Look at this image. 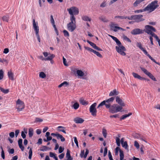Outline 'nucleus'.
<instances>
[{
    "label": "nucleus",
    "mask_w": 160,
    "mask_h": 160,
    "mask_svg": "<svg viewBox=\"0 0 160 160\" xmlns=\"http://www.w3.org/2000/svg\"><path fill=\"white\" fill-rule=\"evenodd\" d=\"M102 133L103 136L105 138H106L107 135V131L104 128H102Z\"/></svg>",
    "instance_id": "35"
},
{
    "label": "nucleus",
    "mask_w": 160,
    "mask_h": 160,
    "mask_svg": "<svg viewBox=\"0 0 160 160\" xmlns=\"http://www.w3.org/2000/svg\"><path fill=\"white\" fill-rule=\"evenodd\" d=\"M132 114V113H129L128 114L124 115H122V117H121L120 120H122L124 119L127 117H129Z\"/></svg>",
    "instance_id": "28"
},
{
    "label": "nucleus",
    "mask_w": 160,
    "mask_h": 160,
    "mask_svg": "<svg viewBox=\"0 0 160 160\" xmlns=\"http://www.w3.org/2000/svg\"><path fill=\"white\" fill-rule=\"evenodd\" d=\"M73 121L76 123L78 124L82 123L84 120L82 118L79 117H76L74 118Z\"/></svg>",
    "instance_id": "15"
},
{
    "label": "nucleus",
    "mask_w": 160,
    "mask_h": 160,
    "mask_svg": "<svg viewBox=\"0 0 160 160\" xmlns=\"http://www.w3.org/2000/svg\"><path fill=\"white\" fill-rule=\"evenodd\" d=\"M87 42L89 43L91 46L94 49H95L96 47V45L94 43L92 42L89 40H87Z\"/></svg>",
    "instance_id": "36"
},
{
    "label": "nucleus",
    "mask_w": 160,
    "mask_h": 160,
    "mask_svg": "<svg viewBox=\"0 0 160 160\" xmlns=\"http://www.w3.org/2000/svg\"><path fill=\"white\" fill-rule=\"evenodd\" d=\"M108 157L110 160H113L111 153L109 151H108Z\"/></svg>",
    "instance_id": "53"
},
{
    "label": "nucleus",
    "mask_w": 160,
    "mask_h": 160,
    "mask_svg": "<svg viewBox=\"0 0 160 160\" xmlns=\"http://www.w3.org/2000/svg\"><path fill=\"white\" fill-rule=\"evenodd\" d=\"M120 152V158L121 159H123L124 157V155L123 154V151L121 150H119Z\"/></svg>",
    "instance_id": "34"
},
{
    "label": "nucleus",
    "mask_w": 160,
    "mask_h": 160,
    "mask_svg": "<svg viewBox=\"0 0 160 160\" xmlns=\"http://www.w3.org/2000/svg\"><path fill=\"white\" fill-rule=\"evenodd\" d=\"M114 99L115 97H112L105 100L103 101L98 105L97 108H99L105 105L107 108H108L109 107L112 105L111 104L113 102Z\"/></svg>",
    "instance_id": "1"
},
{
    "label": "nucleus",
    "mask_w": 160,
    "mask_h": 160,
    "mask_svg": "<svg viewBox=\"0 0 160 160\" xmlns=\"http://www.w3.org/2000/svg\"><path fill=\"white\" fill-rule=\"evenodd\" d=\"M137 46L141 50L144 48L142 47V44L140 42H138L137 44Z\"/></svg>",
    "instance_id": "42"
},
{
    "label": "nucleus",
    "mask_w": 160,
    "mask_h": 160,
    "mask_svg": "<svg viewBox=\"0 0 160 160\" xmlns=\"http://www.w3.org/2000/svg\"><path fill=\"white\" fill-rule=\"evenodd\" d=\"M79 104L78 102H75L73 105V107L75 109H77L79 107Z\"/></svg>",
    "instance_id": "37"
},
{
    "label": "nucleus",
    "mask_w": 160,
    "mask_h": 160,
    "mask_svg": "<svg viewBox=\"0 0 160 160\" xmlns=\"http://www.w3.org/2000/svg\"><path fill=\"white\" fill-rule=\"evenodd\" d=\"M79 101L80 103L83 105H87L88 104V102L84 100L82 98H81L79 100Z\"/></svg>",
    "instance_id": "26"
},
{
    "label": "nucleus",
    "mask_w": 160,
    "mask_h": 160,
    "mask_svg": "<svg viewBox=\"0 0 160 160\" xmlns=\"http://www.w3.org/2000/svg\"><path fill=\"white\" fill-rule=\"evenodd\" d=\"M42 121H43L42 119L39 118H37L36 119L35 122H42Z\"/></svg>",
    "instance_id": "57"
},
{
    "label": "nucleus",
    "mask_w": 160,
    "mask_h": 160,
    "mask_svg": "<svg viewBox=\"0 0 160 160\" xmlns=\"http://www.w3.org/2000/svg\"><path fill=\"white\" fill-rule=\"evenodd\" d=\"M99 19L103 22H108V20H107L105 17L104 16H100L99 17Z\"/></svg>",
    "instance_id": "24"
},
{
    "label": "nucleus",
    "mask_w": 160,
    "mask_h": 160,
    "mask_svg": "<svg viewBox=\"0 0 160 160\" xmlns=\"http://www.w3.org/2000/svg\"><path fill=\"white\" fill-rule=\"evenodd\" d=\"M119 93V92L116 89H114L110 92L109 95V96H112L114 95L116 96L118 95Z\"/></svg>",
    "instance_id": "18"
},
{
    "label": "nucleus",
    "mask_w": 160,
    "mask_h": 160,
    "mask_svg": "<svg viewBox=\"0 0 160 160\" xmlns=\"http://www.w3.org/2000/svg\"><path fill=\"white\" fill-rule=\"evenodd\" d=\"M118 116H119V115L118 114H116L111 115L110 116V118H117V117H119Z\"/></svg>",
    "instance_id": "58"
},
{
    "label": "nucleus",
    "mask_w": 160,
    "mask_h": 160,
    "mask_svg": "<svg viewBox=\"0 0 160 160\" xmlns=\"http://www.w3.org/2000/svg\"><path fill=\"white\" fill-rule=\"evenodd\" d=\"M143 16L141 15H132V20H134L136 22H139L143 21L144 19L142 18Z\"/></svg>",
    "instance_id": "11"
},
{
    "label": "nucleus",
    "mask_w": 160,
    "mask_h": 160,
    "mask_svg": "<svg viewBox=\"0 0 160 160\" xmlns=\"http://www.w3.org/2000/svg\"><path fill=\"white\" fill-rule=\"evenodd\" d=\"M21 136L24 139L26 137L25 134L24 133L23 131H22L21 132Z\"/></svg>",
    "instance_id": "60"
},
{
    "label": "nucleus",
    "mask_w": 160,
    "mask_h": 160,
    "mask_svg": "<svg viewBox=\"0 0 160 160\" xmlns=\"http://www.w3.org/2000/svg\"><path fill=\"white\" fill-rule=\"evenodd\" d=\"M118 27L115 26V24L113 23H112L110 25L111 29L112 30L115 32H117L118 30Z\"/></svg>",
    "instance_id": "20"
},
{
    "label": "nucleus",
    "mask_w": 160,
    "mask_h": 160,
    "mask_svg": "<svg viewBox=\"0 0 160 160\" xmlns=\"http://www.w3.org/2000/svg\"><path fill=\"white\" fill-rule=\"evenodd\" d=\"M69 83L67 81H64L63 82L61 83V84L59 85L58 87L59 88H61L62 87L66 86L68 85V84Z\"/></svg>",
    "instance_id": "29"
},
{
    "label": "nucleus",
    "mask_w": 160,
    "mask_h": 160,
    "mask_svg": "<svg viewBox=\"0 0 160 160\" xmlns=\"http://www.w3.org/2000/svg\"><path fill=\"white\" fill-rule=\"evenodd\" d=\"M93 53L95 54L99 58H101L102 57V55L99 52H97L95 50Z\"/></svg>",
    "instance_id": "40"
},
{
    "label": "nucleus",
    "mask_w": 160,
    "mask_h": 160,
    "mask_svg": "<svg viewBox=\"0 0 160 160\" xmlns=\"http://www.w3.org/2000/svg\"><path fill=\"white\" fill-rule=\"evenodd\" d=\"M22 139H19L18 140V144L20 148L21 149V150L23 151L24 148L22 145Z\"/></svg>",
    "instance_id": "19"
},
{
    "label": "nucleus",
    "mask_w": 160,
    "mask_h": 160,
    "mask_svg": "<svg viewBox=\"0 0 160 160\" xmlns=\"http://www.w3.org/2000/svg\"><path fill=\"white\" fill-rule=\"evenodd\" d=\"M50 22L51 24L55 23V21L52 15L50 16Z\"/></svg>",
    "instance_id": "51"
},
{
    "label": "nucleus",
    "mask_w": 160,
    "mask_h": 160,
    "mask_svg": "<svg viewBox=\"0 0 160 160\" xmlns=\"http://www.w3.org/2000/svg\"><path fill=\"white\" fill-rule=\"evenodd\" d=\"M0 90L2 92L5 94L8 93L9 92V89H5L1 87H0Z\"/></svg>",
    "instance_id": "33"
},
{
    "label": "nucleus",
    "mask_w": 160,
    "mask_h": 160,
    "mask_svg": "<svg viewBox=\"0 0 160 160\" xmlns=\"http://www.w3.org/2000/svg\"><path fill=\"white\" fill-rule=\"evenodd\" d=\"M57 139H60L61 142H64L65 141V138L62 136V135L58 134L57 137Z\"/></svg>",
    "instance_id": "25"
},
{
    "label": "nucleus",
    "mask_w": 160,
    "mask_h": 160,
    "mask_svg": "<svg viewBox=\"0 0 160 160\" xmlns=\"http://www.w3.org/2000/svg\"><path fill=\"white\" fill-rule=\"evenodd\" d=\"M134 146H135L136 148H139V145L138 142L136 141H135L134 142Z\"/></svg>",
    "instance_id": "49"
},
{
    "label": "nucleus",
    "mask_w": 160,
    "mask_h": 160,
    "mask_svg": "<svg viewBox=\"0 0 160 160\" xmlns=\"http://www.w3.org/2000/svg\"><path fill=\"white\" fill-rule=\"evenodd\" d=\"M63 32L65 36L68 37L69 36V34L68 32L66 30H64Z\"/></svg>",
    "instance_id": "46"
},
{
    "label": "nucleus",
    "mask_w": 160,
    "mask_h": 160,
    "mask_svg": "<svg viewBox=\"0 0 160 160\" xmlns=\"http://www.w3.org/2000/svg\"><path fill=\"white\" fill-rule=\"evenodd\" d=\"M70 20L71 22L67 24V27L69 31L72 32L76 28V18H70Z\"/></svg>",
    "instance_id": "4"
},
{
    "label": "nucleus",
    "mask_w": 160,
    "mask_h": 160,
    "mask_svg": "<svg viewBox=\"0 0 160 160\" xmlns=\"http://www.w3.org/2000/svg\"><path fill=\"white\" fill-rule=\"evenodd\" d=\"M142 51L144 52V54L147 56L149 58V57H150L151 56L148 53L147 51L144 48L142 50Z\"/></svg>",
    "instance_id": "48"
},
{
    "label": "nucleus",
    "mask_w": 160,
    "mask_h": 160,
    "mask_svg": "<svg viewBox=\"0 0 160 160\" xmlns=\"http://www.w3.org/2000/svg\"><path fill=\"white\" fill-rule=\"evenodd\" d=\"M84 48L86 50H88V51H90L91 52H94L95 51L94 50L92 49L91 48H89V47H84Z\"/></svg>",
    "instance_id": "45"
},
{
    "label": "nucleus",
    "mask_w": 160,
    "mask_h": 160,
    "mask_svg": "<svg viewBox=\"0 0 160 160\" xmlns=\"http://www.w3.org/2000/svg\"><path fill=\"white\" fill-rule=\"evenodd\" d=\"M116 143L118 146H120V139L119 138H116Z\"/></svg>",
    "instance_id": "44"
},
{
    "label": "nucleus",
    "mask_w": 160,
    "mask_h": 160,
    "mask_svg": "<svg viewBox=\"0 0 160 160\" xmlns=\"http://www.w3.org/2000/svg\"><path fill=\"white\" fill-rule=\"evenodd\" d=\"M76 72L78 75L79 76H86L87 75V72H84L81 70H77Z\"/></svg>",
    "instance_id": "16"
},
{
    "label": "nucleus",
    "mask_w": 160,
    "mask_h": 160,
    "mask_svg": "<svg viewBox=\"0 0 160 160\" xmlns=\"http://www.w3.org/2000/svg\"><path fill=\"white\" fill-rule=\"evenodd\" d=\"M63 62L65 66H68V64L66 63V59L64 57H63Z\"/></svg>",
    "instance_id": "62"
},
{
    "label": "nucleus",
    "mask_w": 160,
    "mask_h": 160,
    "mask_svg": "<svg viewBox=\"0 0 160 160\" xmlns=\"http://www.w3.org/2000/svg\"><path fill=\"white\" fill-rule=\"evenodd\" d=\"M3 77V72L2 70H0V80L2 79Z\"/></svg>",
    "instance_id": "43"
},
{
    "label": "nucleus",
    "mask_w": 160,
    "mask_h": 160,
    "mask_svg": "<svg viewBox=\"0 0 160 160\" xmlns=\"http://www.w3.org/2000/svg\"><path fill=\"white\" fill-rule=\"evenodd\" d=\"M49 155L51 157H53L54 158V157H55L56 156V154H54V153H53L52 152H50L49 153Z\"/></svg>",
    "instance_id": "64"
},
{
    "label": "nucleus",
    "mask_w": 160,
    "mask_h": 160,
    "mask_svg": "<svg viewBox=\"0 0 160 160\" xmlns=\"http://www.w3.org/2000/svg\"><path fill=\"white\" fill-rule=\"evenodd\" d=\"M9 17L8 15L4 16L2 17V20L6 22H8Z\"/></svg>",
    "instance_id": "39"
},
{
    "label": "nucleus",
    "mask_w": 160,
    "mask_h": 160,
    "mask_svg": "<svg viewBox=\"0 0 160 160\" xmlns=\"http://www.w3.org/2000/svg\"><path fill=\"white\" fill-rule=\"evenodd\" d=\"M70 15V18H76L74 15H77L79 13L78 9L75 7H72L67 9Z\"/></svg>",
    "instance_id": "6"
},
{
    "label": "nucleus",
    "mask_w": 160,
    "mask_h": 160,
    "mask_svg": "<svg viewBox=\"0 0 160 160\" xmlns=\"http://www.w3.org/2000/svg\"><path fill=\"white\" fill-rule=\"evenodd\" d=\"M66 157L68 159H72V158L71 156L70 151L68 149L67 151Z\"/></svg>",
    "instance_id": "32"
},
{
    "label": "nucleus",
    "mask_w": 160,
    "mask_h": 160,
    "mask_svg": "<svg viewBox=\"0 0 160 160\" xmlns=\"http://www.w3.org/2000/svg\"><path fill=\"white\" fill-rule=\"evenodd\" d=\"M74 141L75 142V143L76 144L77 146L78 147L79 146H78V140H77V138L76 137H74Z\"/></svg>",
    "instance_id": "52"
},
{
    "label": "nucleus",
    "mask_w": 160,
    "mask_h": 160,
    "mask_svg": "<svg viewBox=\"0 0 160 160\" xmlns=\"http://www.w3.org/2000/svg\"><path fill=\"white\" fill-rule=\"evenodd\" d=\"M158 6V1L157 0H154L152 2L146 7L145 9L147 11H148L149 12H151L154 11Z\"/></svg>",
    "instance_id": "2"
},
{
    "label": "nucleus",
    "mask_w": 160,
    "mask_h": 160,
    "mask_svg": "<svg viewBox=\"0 0 160 160\" xmlns=\"http://www.w3.org/2000/svg\"><path fill=\"white\" fill-rule=\"evenodd\" d=\"M145 32L148 34H150L152 37L155 36L156 35L153 32H156V29L153 27L149 25H146L145 27Z\"/></svg>",
    "instance_id": "5"
},
{
    "label": "nucleus",
    "mask_w": 160,
    "mask_h": 160,
    "mask_svg": "<svg viewBox=\"0 0 160 160\" xmlns=\"http://www.w3.org/2000/svg\"><path fill=\"white\" fill-rule=\"evenodd\" d=\"M122 107L117 104H114L108 108L109 112L112 113H115L121 111Z\"/></svg>",
    "instance_id": "3"
},
{
    "label": "nucleus",
    "mask_w": 160,
    "mask_h": 160,
    "mask_svg": "<svg viewBox=\"0 0 160 160\" xmlns=\"http://www.w3.org/2000/svg\"><path fill=\"white\" fill-rule=\"evenodd\" d=\"M55 57V55L53 54H52L50 56H49L47 58H45V61L51 60Z\"/></svg>",
    "instance_id": "31"
},
{
    "label": "nucleus",
    "mask_w": 160,
    "mask_h": 160,
    "mask_svg": "<svg viewBox=\"0 0 160 160\" xmlns=\"http://www.w3.org/2000/svg\"><path fill=\"white\" fill-rule=\"evenodd\" d=\"M9 50L8 48H5L4 49L3 51V53L7 54L9 52Z\"/></svg>",
    "instance_id": "61"
},
{
    "label": "nucleus",
    "mask_w": 160,
    "mask_h": 160,
    "mask_svg": "<svg viewBox=\"0 0 160 160\" xmlns=\"http://www.w3.org/2000/svg\"><path fill=\"white\" fill-rule=\"evenodd\" d=\"M88 153H89V151L87 149H86V151L85 154H84V155L83 156V157L84 158H86L87 157V155L88 154Z\"/></svg>",
    "instance_id": "56"
},
{
    "label": "nucleus",
    "mask_w": 160,
    "mask_h": 160,
    "mask_svg": "<svg viewBox=\"0 0 160 160\" xmlns=\"http://www.w3.org/2000/svg\"><path fill=\"white\" fill-rule=\"evenodd\" d=\"M106 3L105 2H102L100 5V7L102 8H104L106 7Z\"/></svg>",
    "instance_id": "54"
},
{
    "label": "nucleus",
    "mask_w": 160,
    "mask_h": 160,
    "mask_svg": "<svg viewBox=\"0 0 160 160\" xmlns=\"http://www.w3.org/2000/svg\"><path fill=\"white\" fill-rule=\"evenodd\" d=\"M51 148L45 146H42L40 148V150L42 151H46L50 149Z\"/></svg>",
    "instance_id": "23"
},
{
    "label": "nucleus",
    "mask_w": 160,
    "mask_h": 160,
    "mask_svg": "<svg viewBox=\"0 0 160 160\" xmlns=\"http://www.w3.org/2000/svg\"><path fill=\"white\" fill-rule=\"evenodd\" d=\"M64 153H62L61 154L59 155V158L60 159H61L63 158L64 157Z\"/></svg>",
    "instance_id": "63"
},
{
    "label": "nucleus",
    "mask_w": 160,
    "mask_h": 160,
    "mask_svg": "<svg viewBox=\"0 0 160 160\" xmlns=\"http://www.w3.org/2000/svg\"><path fill=\"white\" fill-rule=\"evenodd\" d=\"M141 70L146 75L148 76L151 79L154 81L157 80L153 75L149 72L146 69L142 67H140Z\"/></svg>",
    "instance_id": "8"
},
{
    "label": "nucleus",
    "mask_w": 160,
    "mask_h": 160,
    "mask_svg": "<svg viewBox=\"0 0 160 160\" xmlns=\"http://www.w3.org/2000/svg\"><path fill=\"white\" fill-rule=\"evenodd\" d=\"M147 11V10L145 9V8L143 9H140V10H137L136 11H135L134 12L135 13H140V12H143L145 11Z\"/></svg>",
    "instance_id": "41"
},
{
    "label": "nucleus",
    "mask_w": 160,
    "mask_h": 160,
    "mask_svg": "<svg viewBox=\"0 0 160 160\" xmlns=\"http://www.w3.org/2000/svg\"><path fill=\"white\" fill-rule=\"evenodd\" d=\"M16 108L18 111L20 112L22 111L25 107V105L24 102L18 99L16 102Z\"/></svg>",
    "instance_id": "7"
},
{
    "label": "nucleus",
    "mask_w": 160,
    "mask_h": 160,
    "mask_svg": "<svg viewBox=\"0 0 160 160\" xmlns=\"http://www.w3.org/2000/svg\"><path fill=\"white\" fill-rule=\"evenodd\" d=\"M116 49L117 51L122 56L126 55V53L124 51H126L125 48L122 45L116 46Z\"/></svg>",
    "instance_id": "9"
},
{
    "label": "nucleus",
    "mask_w": 160,
    "mask_h": 160,
    "mask_svg": "<svg viewBox=\"0 0 160 160\" xmlns=\"http://www.w3.org/2000/svg\"><path fill=\"white\" fill-rule=\"evenodd\" d=\"M123 19H128L129 20H132V16L130 17L128 16H124Z\"/></svg>",
    "instance_id": "55"
},
{
    "label": "nucleus",
    "mask_w": 160,
    "mask_h": 160,
    "mask_svg": "<svg viewBox=\"0 0 160 160\" xmlns=\"http://www.w3.org/2000/svg\"><path fill=\"white\" fill-rule=\"evenodd\" d=\"M108 152V149L107 147L104 148V152L103 153V156L105 157L106 156Z\"/></svg>",
    "instance_id": "50"
},
{
    "label": "nucleus",
    "mask_w": 160,
    "mask_h": 160,
    "mask_svg": "<svg viewBox=\"0 0 160 160\" xmlns=\"http://www.w3.org/2000/svg\"><path fill=\"white\" fill-rule=\"evenodd\" d=\"M9 135L10 137L11 138H13L14 136V132H11L9 133Z\"/></svg>",
    "instance_id": "59"
},
{
    "label": "nucleus",
    "mask_w": 160,
    "mask_h": 160,
    "mask_svg": "<svg viewBox=\"0 0 160 160\" xmlns=\"http://www.w3.org/2000/svg\"><path fill=\"white\" fill-rule=\"evenodd\" d=\"M145 29H141L138 28H135L131 31V33L132 35H136L142 34L145 32Z\"/></svg>",
    "instance_id": "12"
},
{
    "label": "nucleus",
    "mask_w": 160,
    "mask_h": 160,
    "mask_svg": "<svg viewBox=\"0 0 160 160\" xmlns=\"http://www.w3.org/2000/svg\"><path fill=\"white\" fill-rule=\"evenodd\" d=\"M39 76L40 78H43L46 77V75L44 72H41L39 73Z\"/></svg>",
    "instance_id": "38"
},
{
    "label": "nucleus",
    "mask_w": 160,
    "mask_h": 160,
    "mask_svg": "<svg viewBox=\"0 0 160 160\" xmlns=\"http://www.w3.org/2000/svg\"><path fill=\"white\" fill-rule=\"evenodd\" d=\"M116 102L118 103L122 107L125 106V104L122 100L118 96H117L115 97Z\"/></svg>",
    "instance_id": "14"
},
{
    "label": "nucleus",
    "mask_w": 160,
    "mask_h": 160,
    "mask_svg": "<svg viewBox=\"0 0 160 160\" xmlns=\"http://www.w3.org/2000/svg\"><path fill=\"white\" fill-rule=\"evenodd\" d=\"M96 103L95 102L90 106L89 108L90 112L91 115L94 117L96 116L97 115V111L96 108Z\"/></svg>",
    "instance_id": "10"
},
{
    "label": "nucleus",
    "mask_w": 160,
    "mask_h": 160,
    "mask_svg": "<svg viewBox=\"0 0 160 160\" xmlns=\"http://www.w3.org/2000/svg\"><path fill=\"white\" fill-rule=\"evenodd\" d=\"M82 19L83 21H91V19L88 16H83L82 17Z\"/></svg>",
    "instance_id": "21"
},
{
    "label": "nucleus",
    "mask_w": 160,
    "mask_h": 160,
    "mask_svg": "<svg viewBox=\"0 0 160 160\" xmlns=\"http://www.w3.org/2000/svg\"><path fill=\"white\" fill-rule=\"evenodd\" d=\"M33 129L32 128H30L29 129L28 135L30 137H32L33 135Z\"/></svg>",
    "instance_id": "30"
},
{
    "label": "nucleus",
    "mask_w": 160,
    "mask_h": 160,
    "mask_svg": "<svg viewBox=\"0 0 160 160\" xmlns=\"http://www.w3.org/2000/svg\"><path fill=\"white\" fill-rule=\"evenodd\" d=\"M132 75L134 78H137L139 80H143L146 79V78L141 77L140 75L137 73L133 72L132 73Z\"/></svg>",
    "instance_id": "17"
},
{
    "label": "nucleus",
    "mask_w": 160,
    "mask_h": 160,
    "mask_svg": "<svg viewBox=\"0 0 160 160\" xmlns=\"http://www.w3.org/2000/svg\"><path fill=\"white\" fill-rule=\"evenodd\" d=\"M122 145L123 148L128 151V145L127 141H125Z\"/></svg>",
    "instance_id": "27"
},
{
    "label": "nucleus",
    "mask_w": 160,
    "mask_h": 160,
    "mask_svg": "<svg viewBox=\"0 0 160 160\" xmlns=\"http://www.w3.org/2000/svg\"><path fill=\"white\" fill-rule=\"evenodd\" d=\"M32 26L36 34H39V28L38 25V22H36L35 19H33L32 20Z\"/></svg>",
    "instance_id": "13"
},
{
    "label": "nucleus",
    "mask_w": 160,
    "mask_h": 160,
    "mask_svg": "<svg viewBox=\"0 0 160 160\" xmlns=\"http://www.w3.org/2000/svg\"><path fill=\"white\" fill-rule=\"evenodd\" d=\"M8 77L10 79L12 80H14L13 74L12 72H8Z\"/></svg>",
    "instance_id": "22"
},
{
    "label": "nucleus",
    "mask_w": 160,
    "mask_h": 160,
    "mask_svg": "<svg viewBox=\"0 0 160 160\" xmlns=\"http://www.w3.org/2000/svg\"><path fill=\"white\" fill-rule=\"evenodd\" d=\"M64 149V148H62L61 146L60 147L59 149V153H61L63 151Z\"/></svg>",
    "instance_id": "47"
}]
</instances>
